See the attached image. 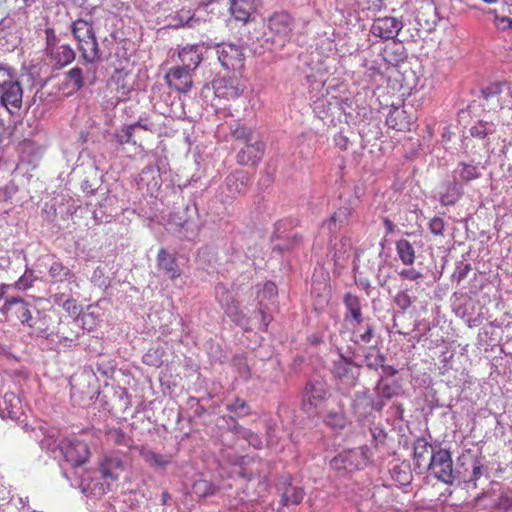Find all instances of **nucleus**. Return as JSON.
<instances>
[{
  "mask_svg": "<svg viewBox=\"0 0 512 512\" xmlns=\"http://www.w3.org/2000/svg\"><path fill=\"white\" fill-rule=\"evenodd\" d=\"M245 83L235 72L219 76L213 81L216 97L227 101L238 99L245 91Z\"/></svg>",
  "mask_w": 512,
  "mask_h": 512,
  "instance_id": "39448f33",
  "label": "nucleus"
},
{
  "mask_svg": "<svg viewBox=\"0 0 512 512\" xmlns=\"http://www.w3.org/2000/svg\"><path fill=\"white\" fill-rule=\"evenodd\" d=\"M65 87L63 91L65 94H72L77 92L84 86L83 71L79 67H73L65 74Z\"/></svg>",
  "mask_w": 512,
  "mask_h": 512,
  "instance_id": "bb28decb",
  "label": "nucleus"
},
{
  "mask_svg": "<svg viewBox=\"0 0 512 512\" xmlns=\"http://www.w3.org/2000/svg\"><path fill=\"white\" fill-rule=\"evenodd\" d=\"M217 487L208 480L199 479L192 485V492L199 498H206L216 493Z\"/></svg>",
  "mask_w": 512,
  "mask_h": 512,
  "instance_id": "c9c22d12",
  "label": "nucleus"
},
{
  "mask_svg": "<svg viewBox=\"0 0 512 512\" xmlns=\"http://www.w3.org/2000/svg\"><path fill=\"white\" fill-rule=\"evenodd\" d=\"M384 362H385V356L382 353L377 352L374 361L368 362L367 366L369 368L381 367L383 372L387 376H394L395 374L398 373V370L395 367H393L391 365H385Z\"/></svg>",
  "mask_w": 512,
  "mask_h": 512,
  "instance_id": "79ce46f5",
  "label": "nucleus"
},
{
  "mask_svg": "<svg viewBox=\"0 0 512 512\" xmlns=\"http://www.w3.org/2000/svg\"><path fill=\"white\" fill-rule=\"evenodd\" d=\"M132 125L134 126L135 130L137 128H140L145 131H152V127H153V123L150 120H148L147 118H145V119L140 118L137 122L132 123Z\"/></svg>",
  "mask_w": 512,
  "mask_h": 512,
  "instance_id": "13d9d810",
  "label": "nucleus"
},
{
  "mask_svg": "<svg viewBox=\"0 0 512 512\" xmlns=\"http://www.w3.org/2000/svg\"><path fill=\"white\" fill-rule=\"evenodd\" d=\"M99 472L104 480L117 481L124 470L122 460L115 455H104L98 463Z\"/></svg>",
  "mask_w": 512,
  "mask_h": 512,
  "instance_id": "a211bd4d",
  "label": "nucleus"
},
{
  "mask_svg": "<svg viewBox=\"0 0 512 512\" xmlns=\"http://www.w3.org/2000/svg\"><path fill=\"white\" fill-rule=\"evenodd\" d=\"M210 47V45L205 46V43H201L186 45L179 49L178 58L182 62L181 67L193 72L203 60V49Z\"/></svg>",
  "mask_w": 512,
  "mask_h": 512,
  "instance_id": "dca6fc26",
  "label": "nucleus"
},
{
  "mask_svg": "<svg viewBox=\"0 0 512 512\" xmlns=\"http://www.w3.org/2000/svg\"><path fill=\"white\" fill-rule=\"evenodd\" d=\"M83 322V328L91 331L95 325V319L93 314H83L81 318Z\"/></svg>",
  "mask_w": 512,
  "mask_h": 512,
  "instance_id": "bf43d9fd",
  "label": "nucleus"
},
{
  "mask_svg": "<svg viewBox=\"0 0 512 512\" xmlns=\"http://www.w3.org/2000/svg\"><path fill=\"white\" fill-rule=\"evenodd\" d=\"M227 410L237 417H245L251 413L248 403L239 397H236L232 403L227 405Z\"/></svg>",
  "mask_w": 512,
  "mask_h": 512,
  "instance_id": "58836bf2",
  "label": "nucleus"
},
{
  "mask_svg": "<svg viewBox=\"0 0 512 512\" xmlns=\"http://www.w3.org/2000/svg\"><path fill=\"white\" fill-rule=\"evenodd\" d=\"M352 210L348 206L339 207L330 217L324 222L330 233H336L340 227L348 224Z\"/></svg>",
  "mask_w": 512,
  "mask_h": 512,
  "instance_id": "5701e85b",
  "label": "nucleus"
},
{
  "mask_svg": "<svg viewBox=\"0 0 512 512\" xmlns=\"http://www.w3.org/2000/svg\"><path fill=\"white\" fill-rule=\"evenodd\" d=\"M49 276L54 282H64L75 275L61 261H54L49 267Z\"/></svg>",
  "mask_w": 512,
  "mask_h": 512,
  "instance_id": "72a5a7b5",
  "label": "nucleus"
},
{
  "mask_svg": "<svg viewBox=\"0 0 512 512\" xmlns=\"http://www.w3.org/2000/svg\"><path fill=\"white\" fill-rule=\"evenodd\" d=\"M46 34V41H47V47L46 50H49V48H52V46L59 44V40L56 37L55 31L52 28H47L45 30Z\"/></svg>",
  "mask_w": 512,
  "mask_h": 512,
  "instance_id": "4d7b16f0",
  "label": "nucleus"
},
{
  "mask_svg": "<svg viewBox=\"0 0 512 512\" xmlns=\"http://www.w3.org/2000/svg\"><path fill=\"white\" fill-rule=\"evenodd\" d=\"M267 28L273 41L284 46L293 35L295 20L287 11H275L267 19Z\"/></svg>",
  "mask_w": 512,
  "mask_h": 512,
  "instance_id": "7ed1b4c3",
  "label": "nucleus"
},
{
  "mask_svg": "<svg viewBox=\"0 0 512 512\" xmlns=\"http://www.w3.org/2000/svg\"><path fill=\"white\" fill-rule=\"evenodd\" d=\"M2 312L8 318H15L22 324H27L29 327H33L31 305L22 298L12 297L7 299L2 308Z\"/></svg>",
  "mask_w": 512,
  "mask_h": 512,
  "instance_id": "9b49d317",
  "label": "nucleus"
},
{
  "mask_svg": "<svg viewBox=\"0 0 512 512\" xmlns=\"http://www.w3.org/2000/svg\"><path fill=\"white\" fill-rule=\"evenodd\" d=\"M494 131V125L492 123L480 121L476 125L472 126L470 133L473 137L484 138Z\"/></svg>",
  "mask_w": 512,
  "mask_h": 512,
  "instance_id": "c03bdc74",
  "label": "nucleus"
},
{
  "mask_svg": "<svg viewBox=\"0 0 512 512\" xmlns=\"http://www.w3.org/2000/svg\"><path fill=\"white\" fill-rule=\"evenodd\" d=\"M394 302L402 310H406L412 304L411 297L407 291H399L395 295Z\"/></svg>",
  "mask_w": 512,
  "mask_h": 512,
  "instance_id": "864d4df0",
  "label": "nucleus"
},
{
  "mask_svg": "<svg viewBox=\"0 0 512 512\" xmlns=\"http://www.w3.org/2000/svg\"><path fill=\"white\" fill-rule=\"evenodd\" d=\"M71 31L77 43L95 36L92 23L84 19L73 21Z\"/></svg>",
  "mask_w": 512,
  "mask_h": 512,
  "instance_id": "cd10ccee",
  "label": "nucleus"
},
{
  "mask_svg": "<svg viewBox=\"0 0 512 512\" xmlns=\"http://www.w3.org/2000/svg\"><path fill=\"white\" fill-rule=\"evenodd\" d=\"M163 351L159 348H150L143 355V363L148 366L159 367L163 363Z\"/></svg>",
  "mask_w": 512,
  "mask_h": 512,
  "instance_id": "a19ab883",
  "label": "nucleus"
},
{
  "mask_svg": "<svg viewBox=\"0 0 512 512\" xmlns=\"http://www.w3.org/2000/svg\"><path fill=\"white\" fill-rule=\"evenodd\" d=\"M500 506L506 512L512 510V492L500 498Z\"/></svg>",
  "mask_w": 512,
  "mask_h": 512,
  "instance_id": "052dcab7",
  "label": "nucleus"
},
{
  "mask_svg": "<svg viewBox=\"0 0 512 512\" xmlns=\"http://www.w3.org/2000/svg\"><path fill=\"white\" fill-rule=\"evenodd\" d=\"M403 28V22L395 17L376 18L371 26L370 32L373 36L382 40L394 39Z\"/></svg>",
  "mask_w": 512,
  "mask_h": 512,
  "instance_id": "9d476101",
  "label": "nucleus"
},
{
  "mask_svg": "<svg viewBox=\"0 0 512 512\" xmlns=\"http://www.w3.org/2000/svg\"><path fill=\"white\" fill-rule=\"evenodd\" d=\"M456 173H458L463 182H470L481 176L478 166L466 162H460L458 164Z\"/></svg>",
  "mask_w": 512,
  "mask_h": 512,
  "instance_id": "f704fd0d",
  "label": "nucleus"
},
{
  "mask_svg": "<svg viewBox=\"0 0 512 512\" xmlns=\"http://www.w3.org/2000/svg\"><path fill=\"white\" fill-rule=\"evenodd\" d=\"M365 464V454L360 448L343 451L330 461L331 468L340 476L359 470Z\"/></svg>",
  "mask_w": 512,
  "mask_h": 512,
  "instance_id": "0eeeda50",
  "label": "nucleus"
},
{
  "mask_svg": "<svg viewBox=\"0 0 512 512\" xmlns=\"http://www.w3.org/2000/svg\"><path fill=\"white\" fill-rule=\"evenodd\" d=\"M265 151V144L262 141L247 143L237 154V163L242 166L257 165Z\"/></svg>",
  "mask_w": 512,
  "mask_h": 512,
  "instance_id": "f3484780",
  "label": "nucleus"
},
{
  "mask_svg": "<svg viewBox=\"0 0 512 512\" xmlns=\"http://www.w3.org/2000/svg\"><path fill=\"white\" fill-rule=\"evenodd\" d=\"M36 280V276L32 270H26L24 274L18 279L15 286L20 290H26L30 288L33 282Z\"/></svg>",
  "mask_w": 512,
  "mask_h": 512,
  "instance_id": "3c124183",
  "label": "nucleus"
},
{
  "mask_svg": "<svg viewBox=\"0 0 512 512\" xmlns=\"http://www.w3.org/2000/svg\"><path fill=\"white\" fill-rule=\"evenodd\" d=\"M236 432L237 433H241L243 438L245 439H250V433H253L252 431L250 430H246V429H242L241 427H236Z\"/></svg>",
  "mask_w": 512,
  "mask_h": 512,
  "instance_id": "69168bd1",
  "label": "nucleus"
},
{
  "mask_svg": "<svg viewBox=\"0 0 512 512\" xmlns=\"http://www.w3.org/2000/svg\"><path fill=\"white\" fill-rule=\"evenodd\" d=\"M166 84L180 93H188L193 86L192 71L181 66L172 67L165 75Z\"/></svg>",
  "mask_w": 512,
  "mask_h": 512,
  "instance_id": "ddd939ff",
  "label": "nucleus"
},
{
  "mask_svg": "<svg viewBox=\"0 0 512 512\" xmlns=\"http://www.w3.org/2000/svg\"><path fill=\"white\" fill-rule=\"evenodd\" d=\"M218 60L226 69L237 71L244 66L243 50L234 44H222L217 47Z\"/></svg>",
  "mask_w": 512,
  "mask_h": 512,
  "instance_id": "f8f14e48",
  "label": "nucleus"
},
{
  "mask_svg": "<svg viewBox=\"0 0 512 512\" xmlns=\"http://www.w3.org/2000/svg\"><path fill=\"white\" fill-rule=\"evenodd\" d=\"M248 180L246 173L242 170H236L230 173L224 181L221 187L222 193L225 196L222 197V202H228L235 199L242 191Z\"/></svg>",
  "mask_w": 512,
  "mask_h": 512,
  "instance_id": "2eb2a0df",
  "label": "nucleus"
},
{
  "mask_svg": "<svg viewBox=\"0 0 512 512\" xmlns=\"http://www.w3.org/2000/svg\"><path fill=\"white\" fill-rule=\"evenodd\" d=\"M426 468L435 478L445 484L451 485L455 481L451 453L446 449L440 448L432 453Z\"/></svg>",
  "mask_w": 512,
  "mask_h": 512,
  "instance_id": "20e7f679",
  "label": "nucleus"
},
{
  "mask_svg": "<svg viewBox=\"0 0 512 512\" xmlns=\"http://www.w3.org/2000/svg\"><path fill=\"white\" fill-rule=\"evenodd\" d=\"M83 61L92 64L101 60V53L96 36L77 43Z\"/></svg>",
  "mask_w": 512,
  "mask_h": 512,
  "instance_id": "4be33fe9",
  "label": "nucleus"
},
{
  "mask_svg": "<svg viewBox=\"0 0 512 512\" xmlns=\"http://www.w3.org/2000/svg\"><path fill=\"white\" fill-rule=\"evenodd\" d=\"M192 21H193V17H192V16H188V17H186V20H185V21H183V19H182V18L180 19V22H181V25H182V26L187 25V26H190V27H191V26H192V23H191Z\"/></svg>",
  "mask_w": 512,
  "mask_h": 512,
  "instance_id": "338daca9",
  "label": "nucleus"
},
{
  "mask_svg": "<svg viewBox=\"0 0 512 512\" xmlns=\"http://www.w3.org/2000/svg\"><path fill=\"white\" fill-rule=\"evenodd\" d=\"M416 4L418 5L416 9V19L418 22L421 23L423 21L427 25L433 23L436 10L433 0H416Z\"/></svg>",
  "mask_w": 512,
  "mask_h": 512,
  "instance_id": "c85d7f7f",
  "label": "nucleus"
},
{
  "mask_svg": "<svg viewBox=\"0 0 512 512\" xmlns=\"http://www.w3.org/2000/svg\"><path fill=\"white\" fill-rule=\"evenodd\" d=\"M398 274L403 280L418 281L423 278V274L414 268L402 269Z\"/></svg>",
  "mask_w": 512,
  "mask_h": 512,
  "instance_id": "6e6d98bb",
  "label": "nucleus"
},
{
  "mask_svg": "<svg viewBox=\"0 0 512 512\" xmlns=\"http://www.w3.org/2000/svg\"><path fill=\"white\" fill-rule=\"evenodd\" d=\"M472 474H473V477L471 480H478L481 477L482 467L478 462L474 463L473 469H472Z\"/></svg>",
  "mask_w": 512,
  "mask_h": 512,
  "instance_id": "e2e57ef3",
  "label": "nucleus"
},
{
  "mask_svg": "<svg viewBox=\"0 0 512 512\" xmlns=\"http://www.w3.org/2000/svg\"><path fill=\"white\" fill-rule=\"evenodd\" d=\"M225 313L234 321L240 322L244 318V314L239 308V305L236 301H232L226 308H224Z\"/></svg>",
  "mask_w": 512,
  "mask_h": 512,
  "instance_id": "603ef678",
  "label": "nucleus"
},
{
  "mask_svg": "<svg viewBox=\"0 0 512 512\" xmlns=\"http://www.w3.org/2000/svg\"><path fill=\"white\" fill-rule=\"evenodd\" d=\"M396 252L404 265L411 266L414 264L416 255L413 245L406 239H400L396 242Z\"/></svg>",
  "mask_w": 512,
  "mask_h": 512,
  "instance_id": "7c9ffc66",
  "label": "nucleus"
},
{
  "mask_svg": "<svg viewBox=\"0 0 512 512\" xmlns=\"http://www.w3.org/2000/svg\"><path fill=\"white\" fill-rule=\"evenodd\" d=\"M326 394L327 391L325 385L321 382H310L305 387L307 401L315 408L319 407L324 402Z\"/></svg>",
  "mask_w": 512,
  "mask_h": 512,
  "instance_id": "a878e982",
  "label": "nucleus"
},
{
  "mask_svg": "<svg viewBox=\"0 0 512 512\" xmlns=\"http://www.w3.org/2000/svg\"><path fill=\"white\" fill-rule=\"evenodd\" d=\"M415 123V117L409 113L404 106L391 107L387 117L386 124L390 129L398 132H409Z\"/></svg>",
  "mask_w": 512,
  "mask_h": 512,
  "instance_id": "4468645a",
  "label": "nucleus"
},
{
  "mask_svg": "<svg viewBox=\"0 0 512 512\" xmlns=\"http://www.w3.org/2000/svg\"><path fill=\"white\" fill-rule=\"evenodd\" d=\"M375 392L377 395V400L373 402V408L380 411L383 406L385 405V401L391 400L396 394V388L389 384L385 383L383 381V378H381L375 387Z\"/></svg>",
  "mask_w": 512,
  "mask_h": 512,
  "instance_id": "393cba45",
  "label": "nucleus"
},
{
  "mask_svg": "<svg viewBox=\"0 0 512 512\" xmlns=\"http://www.w3.org/2000/svg\"><path fill=\"white\" fill-rule=\"evenodd\" d=\"M331 372L339 385L351 389L358 382L361 366L340 354L338 359L334 361Z\"/></svg>",
  "mask_w": 512,
  "mask_h": 512,
  "instance_id": "423d86ee",
  "label": "nucleus"
},
{
  "mask_svg": "<svg viewBox=\"0 0 512 512\" xmlns=\"http://www.w3.org/2000/svg\"><path fill=\"white\" fill-rule=\"evenodd\" d=\"M51 62L59 67L70 64L75 59V52L68 44H57L47 50Z\"/></svg>",
  "mask_w": 512,
  "mask_h": 512,
  "instance_id": "6ab92c4d",
  "label": "nucleus"
},
{
  "mask_svg": "<svg viewBox=\"0 0 512 512\" xmlns=\"http://www.w3.org/2000/svg\"><path fill=\"white\" fill-rule=\"evenodd\" d=\"M143 457L147 463L153 467L164 468L170 463V457L156 453L152 450L143 452Z\"/></svg>",
  "mask_w": 512,
  "mask_h": 512,
  "instance_id": "e433bc0d",
  "label": "nucleus"
},
{
  "mask_svg": "<svg viewBox=\"0 0 512 512\" xmlns=\"http://www.w3.org/2000/svg\"><path fill=\"white\" fill-rule=\"evenodd\" d=\"M157 267L159 270L164 271L172 280L177 279L181 275L176 258L164 248L160 249L157 254Z\"/></svg>",
  "mask_w": 512,
  "mask_h": 512,
  "instance_id": "aec40b11",
  "label": "nucleus"
},
{
  "mask_svg": "<svg viewBox=\"0 0 512 512\" xmlns=\"http://www.w3.org/2000/svg\"><path fill=\"white\" fill-rule=\"evenodd\" d=\"M253 7L252 3L248 0H231L230 11L234 18L241 22H248Z\"/></svg>",
  "mask_w": 512,
  "mask_h": 512,
  "instance_id": "c756f323",
  "label": "nucleus"
},
{
  "mask_svg": "<svg viewBox=\"0 0 512 512\" xmlns=\"http://www.w3.org/2000/svg\"><path fill=\"white\" fill-rule=\"evenodd\" d=\"M435 451L432 450V445L424 438H417L414 443L413 457L417 468H426L430 461V456Z\"/></svg>",
  "mask_w": 512,
  "mask_h": 512,
  "instance_id": "412c9836",
  "label": "nucleus"
},
{
  "mask_svg": "<svg viewBox=\"0 0 512 512\" xmlns=\"http://www.w3.org/2000/svg\"><path fill=\"white\" fill-rule=\"evenodd\" d=\"M253 131L246 126H237L232 131V137L236 140L243 141L245 144L252 141Z\"/></svg>",
  "mask_w": 512,
  "mask_h": 512,
  "instance_id": "09e8293b",
  "label": "nucleus"
},
{
  "mask_svg": "<svg viewBox=\"0 0 512 512\" xmlns=\"http://www.w3.org/2000/svg\"><path fill=\"white\" fill-rule=\"evenodd\" d=\"M17 192V186L7 171L0 176V203L8 202Z\"/></svg>",
  "mask_w": 512,
  "mask_h": 512,
  "instance_id": "2f4dec72",
  "label": "nucleus"
},
{
  "mask_svg": "<svg viewBox=\"0 0 512 512\" xmlns=\"http://www.w3.org/2000/svg\"><path fill=\"white\" fill-rule=\"evenodd\" d=\"M352 326L355 343L368 344L371 342L372 338L374 337V328L372 325L367 324L364 331H361L360 327H356V324H352Z\"/></svg>",
  "mask_w": 512,
  "mask_h": 512,
  "instance_id": "ea45409f",
  "label": "nucleus"
},
{
  "mask_svg": "<svg viewBox=\"0 0 512 512\" xmlns=\"http://www.w3.org/2000/svg\"><path fill=\"white\" fill-rule=\"evenodd\" d=\"M248 442L255 448H260L262 444L260 437L255 433H250V439H248Z\"/></svg>",
  "mask_w": 512,
  "mask_h": 512,
  "instance_id": "680f3d73",
  "label": "nucleus"
},
{
  "mask_svg": "<svg viewBox=\"0 0 512 512\" xmlns=\"http://www.w3.org/2000/svg\"><path fill=\"white\" fill-rule=\"evenodd\" d=\"M217 300L221 307L226 308L232 301H235L231 292L222 284L215 287Z\"/></svg>",
  "mask_w": 512,
  "mask_h": 512,
  "instance_id": "a18cd8bd",
  "label": "nucleus"
},
{
  "mask_svg": "<svg viewBox=\"0 0 512 512\" xmlns=\"http://www.w3.org/2000/svg\"><path fill=\"white\" fill-rule=\"evenodd\" d=\"M135 129L132 124L122 127L120 130L115 132V139L119 145L124 144H136L134 140Z\"/></svg>",
  "mask_w": 512,
  "mask_h": 512,
  "instance_id": "4c0bfd02",
  "label": "nucleus"
},
{
  "mask_svg": "<svg viewBox=\"0 0 512 512\" xmlns=\"http://www.w3.org/2000/svg\"><path fill=\"white\" fill-rule=\"evenodd\" d=\"M8 287H9V286H8V285H5V284H2V285L0 286V300L4 297V295H5V293H6L7 289H8Z\"/></svg>",
  "mask_w": 512,
  "mask_h": 512,
  "instance_id": "774afa93",
  "label": "nucleus"
},
{
  "mask_svg": "<svg viewBox=\"0 0 512 512\" xmlns=\"http://www.w3.org/2000/svg\"><path fill=\"white\" fill-rule=\"evenodd\" d=\"M482 95L485 100L483 105L489 109L503 108L505 105L512 104L511 88L507 82L489 84L482 89Z\"/></svg>",
  "mask_w": 512,
  "mask_h": 512,
  "instance_id": "6e6552de",
  "label": "nucleus"
},
{
  "mask_svg": "<svg viewBox=\"0 0 512 512\" xmlns=\"http://www.w3.org/2000/svg\"><path fill=\"white\" fill-rule=\"evenodd\" d=\"M327 425L334 429H343L346 426L347 419L343 412H329L325 417Z\"/></svg>",
  "mask_w": 512,
  "mask_h": 512,
  "instance_id": "37998d69",
  "label": "nucleus"
},
{
  "mask_svg": "<svg viewBox=\"0 0 512 512\" xmlns=\"http://www.w3.org/2000/svg\"><path fill=\"white\" fill-rule=\"evenodd\" d=\"M383 223H384V226L386 228V233L387 234L392 233L394 231L395 225H394V223L388 217H385L383 219Z\"/></svg>",
  "mask_w": 512,
  "mask_h": 512,
  "instance_id": "0e129e2a",
  "label": "nucleus"
},
{
  "mask_svg": "<svg viewBox=\"0 0 512 512\" xmlns=\"http://www.w3.org/2000/svg\"><path fill=\"white\" fill-rule=\"evenodd\" d=\"M23 89L16 70L0 64V103L10 113L22 106Z\"/></svg>",
  "mask_w": 512,
  "mask_h": 512,
  "instance_id": "f03ea898",
  "label": "nucleus"
},
{
  "mask_svg": "<svg viewBox=\"0 0 512 512\" xmlns=\"http://www.w3.org/2000/svg\"><path fill=\"white\" fill-rule=\"evenodd\" d=\"M304 498V491L300 487L287 484L281 495V502L285 506L298 505Z\"/></svg>",
  "mask_w": 512,
  "mask_h": 512,
  "instance_id": "473e14b6",
  "label": "nucleus"
},
{
  "mask_svg": "<svg viewBox=\"0 0 512 512\" xmlns=\"http://www.w3.org/2000/svg\"><path fill=\"white\" fill-rule=\"evenodd\" d=\"M63 310L72 318H78L82 313V306L78 304L77 300L69 298L64 301L62 305Z\"/></svg>",
  "mask_w": 512,
  "mask_h": 512,
  "instance_id": "49530a36",
  "label": "nucleus"
},
{
  "mask_svg": "<svg viewBox=\"0 0 512 512\" xmlns=\"http://www.w3.org/2000/svg\"><path fill=\"white\" fill-rule=\"evenodd\" d=\"M392 477L400 485H406L410 483L412 475L408 468L401 470L400 467L396 466L392 470Z\"/></svg>",
  "mask_w": 512,
  "mask_h": 512,
  "instance_id": "8fccbe9b",
  "label": "nucleus"
},
{
  "mask_svg": "<svg viewBox=\"0 0 512 512\" xmlns=\"http://www.w3.org/2000/svg\"><path fill=\"white\" fill-rule=\"evenodd\" d=\"M460 194L457 192L455 185H449L446 193L440 196V202L444 206L454 205L459 199Z\"/></svg>",
  "mask_w": 512,
  "mask_h": 512,
  "instance_id": "de8ad7c7",
  "label": "nucleus"
},
{
  "mask_svg": "<svg viewBox=\"0 0 512 512\" xmlns=\"http://www.w3.org/2000/svg\"><path fill=\"white\" fill-rule=\"evenodd\" d=\"M344 305L349 312L352 324L360 326L363 322V314L360 298L352 293H346L343 299Z\"/></svg>",
  "mask_w": 512,
  "mask_h": 512,
  "instance_id": "b1692460",
  "label": "nucleus"
},
{
  "mask_svg": "<svg viewBox=\"0 0 512 512\" xmlns=\"http://www.w3.org/2000/svg\"><path fill=\"white\" fill-rule=\"evenodd\" d=\"M137 77L128 58L116 67L106 81V108H116L120 103L129 101L137 88Z\"/></svg>",
  "mask_w": 512,
  "mask_h": 512,
  "instance_id": "f257e3e1",
  "label": "nucleus"
},
{
  "mask_svg": "<svg viewBox=\"0 0 512 512\" xmlns=\"http://www.w3.org/2000/svg\"><path fill=\"white\" fill-rule=\"evenodd\" d=\"M445 229L444 220L440 217H434L429 222V230L434 235H443Z\"/></svg>",
  "mask_w": 512,
  "mask_h": 512,
  "instance_id": "5fc2aeb1",
  "label": "nucleus"
},
{
  "mask_svg": "<svg viewBox=\"0 0 512 512\" xmlns=\"http://www.w3.org/2000/svg\"><path fill=\"white\" fill-rule=\"evenodd\" d=\"M65 460L73 467H79L88 461L90 450L84 441L78 439H65L60 444Z\"/></svg>",
  "mask_w": 512,
  "mask_h": 512,
  "instance_id": "1a4fd4ad",
  "label": "nucleus"
}]
</instances>
